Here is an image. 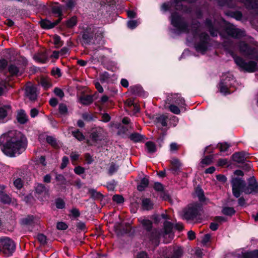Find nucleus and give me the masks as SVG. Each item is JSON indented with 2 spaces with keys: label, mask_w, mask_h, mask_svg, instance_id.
Here are the masks:
<instances>
[{
  "label": "nucleus",
  "mask_w": 258,
  "mask_h": 258,
  "mask_svg": "<svg viewBox=\"0 0 258 258\" xmlns=\"http://www.w3.org/2000/svg\"><path fill=\"white\" fill-rule=\"evenodd\" d=\"M0 145L3 152L9 156L19 155L27 145L25 137L19 131H10L0 137Z\"/></svg>",
  "instance_id": "1"
},
{
  "label": "nucleus",
  "mask_w": 258,
  "mask_h": 258,
  "mask_svg": "<svg viewBox=\"0 0 258 258\" xmlns=\"http://www.w3.org/2000/svg\"><path fill=\"white\" fill-rule=\"evenodd\" d=\"M232 194L238 198L242 192L245 194H255L258 192V184L256 179L250 177L248 180V185L246 186L245 181L240 178H234L231 180Z\"/></svg>",
  "instance_id": "2"
},
{
  "label": "nucleus",
  "mask_w": 258,
  "mask_h": 258,
  "mask_svg": "<svg viewBox=\"0 0 258 258\" xmlns=\"http://www.w3.org/2000/svg\"><path fill=\"white\" fill-rule=\"evenodd\" d=\"M140 223L146 232L143 236V241L146 245L149 244V246L155 247L159 244L160 231L157 229L152 230V222L148 219H139Z\"/></svg>",
  "instance_id": "3"
},
{
  "label": "nucleus",
  "mask_w": 258,
  "mask_h": 258,
  "mask_svg": "<svg viewBox=\"0 0 258 258\" xmlns=\"http://www.w3.org/2000/svg\"><path fill=\"white\" fill-rule=\"evenodd\" d=\"M171 24L178 31L188 33L190 31L188 23L183 17L177 12L174 11L171 13L169 17Z\"/></svg>",
  "instance_id": "4"
},
{
  "label": "nucleus",
  "mask_w": 258,
  "mask_h": 258,
  "mask_svg": "<svg viewBox=\"0 0 258 258\" xmlns=\"http://www.w3.org/2000/svg\"><path fill=\"white\" fill-rule=\"evenodd\" d=\"M198 40L195 43V48L197 51L205 54L210 46L211 38L206 32L200 33L197 37Z\"/></svg>",
  "instance_id": "5"
},
{
  "label": "nucleus",
  "mask_w": 258,
  "mask_h": 258,
  "mask_svg": "<svg viewBox=\"0 0 258 258\" xmlns=\"http://www.w3.org/2000/svg\"><path fill=\"white\" fill-rule=\"evenodd\" d=\"M233 80V76L230 73L225 74L222 76L219 83V90L224 95H229L232 92L230 88Z\"/></svg>",
  "instance_id": "6"
},
{
  "label": "nucleus",
  "mask_w": 258,
  "mask_h": 258,
  "mask_svg": "<svg viewBox=\"0 0 258 258\" xmlns=\"http://www.w3.org/2000/svg\"><path fill=\"white\" fill-rule=\"evenodd\" d=\"M15 248V244L11 239L7 237L0 238V252L5 256L12 255Z\"/></svg>",
  "instance_id": "7"
},
{
  "label": "nucleus",
  "mask_w": 258,
  "mask_h": 258,
  "mask_svg": "<svg viewBox=\"0 0 258 258\" xmlns=\"http://www.w3.org/2000/svg\"><path fill=\"white\" fill-rule=\"evenodd\" d=\"M234 62L242 71L248 73H253L257 70V64L255 61L250 60L246 62L245 60L240 56H235L234 58Z\"/></svg>",
  "instance_id": "8"
},
{
  "label": "nucleus",
  "mask_w": 258,
  "mask_h": 258,
  "mask_svg": "<svg viewBox=\"0 0 258 258\" xmlns=\"http://www.w3.org/2000/svg\"><path fill=\"white\" fill-rule=\"evenodd\" d=\"M97 30V27L93 25L88 26L83 28L82 32V41L83 43L89 45L93 40L94 33Z\"/></svg>",
  "instance_id": "9"
},
{
  "label": "nucleus",
  "mask_w": 258,
  "mask_h": 258,
  "mask_svg": "<svg viewBox=\"0 0 258 258\" xmlns=\"http://www.w3.org/2000/svg\"><path fill=\"white\" fill-rule=\"evenodd\" d=\"M199 212L197 206L188 207L183 210L182 218L187 221L193 220L198 215Z\"/></svg>",
  "instance_id": "10"
},
{
  "label": "nucleus",
  "mask_w": 258,
  "mask_h": 258,
  "mask_svg": "<svg viewBox=\"0 0 258 258\" xmlns=\"http://www.w3.org/2000/svg\"><path fill=\"white\" fill-rule=\"evenodd\" d=\"M178 98L179 99H177L175 101V104H170L166 101L164 105L165 108L169 109L171 112L175 114H179L180 113L179 107H183L184 103V100L182 98Z\"/></svg>",
  "instance_id": "11"
},
{
  "label": "nucleus",
  "mask_w": 258,
  "mask_h": 258,
  "mask_svg": "<svg viewBox=\"0 0 258 258\" xmlns=\"http://www.w3.org/2000/svg\"><path fill=\"white\" fill-rule=\"evenodd\" d=\"M240 52L244 55L250 56L251 58L256 52V49L252 47L244 41H241L239 44Z\"/></svg>",
  "instance_id": "12"
},
{
  "label": "nucleus",
  "mask_w": 258,
  "mask_h": 258,
  "mask_svg": "<svg viewBox=\"0 0 258 258\" xmlns=\"http://www.w3.org/2000/svg\"><path fill=\"white\" fill-rule=\"evenodd\" d=\"M225 32L228 36L234 38H241L245 35L244 31L232 27H227Z\"/></svg>",
  "instance_id": "13"
},
{
  "label": "nucleus",
  "mask_w": 258,
  "mask_h": 258,
  "mask_svg": "<svg viewBox=\"0 0 258 258\" xmlns=\"http://www.w3.org/2000/svg\"><path fill=\"white\" fill-rule=\"evenodd\" d=\"M204 25L209 31L212 37H214L217 36L219 32L218 28L215 26L214 22L211 18H206L204 21Z\"/></svg>",
  "instance_id": "14"
},
{
  "label": "nucleus",
  "mask_w": 258,
  "mask_h": 258,
  "mask_svg": "<svg viewBox=\"0 0 258 258\" xmlns=\"http://www.w3.org/2000/svg\"><path fill=\"white\" fill-rule=\"evenodd\" d=\"M104 130L100 127L92 128L90 135L91 140L94 142H97L103 139Z\"/></svg>",
  "instance_id": "15"
},
{
  "label": "nucleus",
  "mask_w": 258,
  "mask_h": 258,
  "mask_svg": "<svg viewBox=\"0 0 258 258\" xmlns=\"http://www.w3.org/2000/svg\"><path fill=\"white\" fill-rule=\"evenodd\" d=\"M130 91L133 95L138 96V97H146L149 95V93L144 91L140 85L130 86Z\"/></svg>",
  "instance_id": "16"
},
{
  "label": "nucleus",
  "mask_w": 258,
  "mask_h": 258,
  "mask_svg": "<svg viewBox=\"0 0 258 258\" xmlns=\"http://www.w3.org/2000/svg\"><path fill=\"white\" fill-rule=\"evenodd\" d=\"M62 18H58L53 22L47 19L41 20L39 23L41 27L44 29H50L57 25L61 21Z\"/></svg>",
  "instance_id": "17"
},
{
  "label": "nucleus",
  "mask_w": 258,
  "mask_h": 258,
  "mask_svg": "<svg viewBox=\"0 0 258 258\" xmlns=\"http://www.w3.org/2000/svg\"><path fill=\"white\" fill-rule=\"evenodd\" d=\"M173 227V224L171 222L165 221L164 223V230L163 231H159L160 233V237L161 236L165 237L168 235L169 237L172 238L173 235L172 233Z\"/></svg>",
  "instance_id": "18"
},
{
  "label": "nucleus",
  "mask_w": 258,
  "mask_h": 258,
  "mask_svg": "<svg viewBox=\"0 0 258 258\" xmlns=\"http://www.w3.org/2000/svg\"><path fill=\"white\" fill-rule=\"evenodd\" d=\"M37 87L36 85L29 82L28 83L25 89V93L26 97L33 96L37 97Z\"/></svg>",
  "instance_id": "19"
},
{
  "label": "nucleus",
  "mask_w": 258,
  "mask_h": 258,
  "mask_svg": "<svg viewBox=\"0 0 258 258\" xmlns=\"http://www.w3.org/2000/svg\"><path fill=\"white\" fill-rule=\"evenodd\" d=\"M12 112L11 106L9 104L0 106V120L4 122V119Z\"/></svg>",
  "instance_id": "20"
},
{
  "label": "nucleus",
  "mask_w": 258,
  "mask_h": 258,
  "mask_svg": "<svg viewBox=\"0 0 258 258\" xmlns=\"http://www.w3.org/2000/svg\"><path fill=\"white\" fill-rule=\"evenodd\" d=\"M17 120L20 124H25L28 121V116L23 109L18 110L17 112Z\"/></svg>",
  "instance_id": "21"
},
{
  "label": "nucleus",
  "mask_w": 258,
  "mask_h": 258,
  "mask_svg": "<svg viewBox=\"0 0 258 258\" xmlns=\"http://www.w3.org/2000/svg\"><path fill=\"white\" fill-rule=\"evenodd\" d=\"M35 191L38 195L45 196L48 195L49 187L42 183H38L35 187Z\"/></svg>",
  "instance_id": "22"
},
{
  "label": "nucleus",
  "mask_w": 258,
  "mask_h": 258,
  "mask_svg": "<svg viewBox=\"0 0 258 258\" xmlns=\"http://www.w3.org/2000/svg\"><path fill=\"white\" fill-rule=\"evenodd\" d=\"M200 23L198 21H192L191 24V32L195 39L199 36Z\"/></svg>",
  "instance_id": "23"
},
{
  "label": "nucleus",
  "mask_w": 258,
  "mask_h": 258,
  "mask_svg": "<svg viewBox=\"0 0 258 258\" xmlns=\"http://www.w3.org/2000/svg\"><path fill=\"white\" fill-rule=\"evenodd\" d=\"M154 203L149 198H143L142 200V207L144 210H151L154 208Z\"/></svg>",
  "instance_id": "24"
},
{
  "label": "nucleus",
  "mask_w": 258,
  "mask_h": 258,
  "mask_svg": "<svg viewBox=\"0 0 258 258\" xmlns=\"http://www.w3.org/2000/svg\"><path fill=\"white\" fill-rule=\"evenodd\" d=\"M172 167L171 170L174 174H176L179 171V169L181 166L180 161L177 158H173L171 161Z\"/></svg>",
  "instance_id": "25"
},
{
  "label": "nucleus",
  "mask_w": 258,
  "mask_h": 258,
  "mask_svg": "<svg viewBox=\"0 0 258 258\" xmlns=\"http://www.w3.org/2000/svg\"><path fill=\"white\" fill-rule=\"evenodd\" d=\"M247 155L245 152H241L235 153L232 155L233 160L238 163H242L246 159Z\"/></svg>",
  "instance_id": "26"
},
{
  "label": "nucleus",
  "mask_w": 258,
  "mask_h": 258,
  "mask_svg": "<svg viewBox=\"0 0 258 258\" xmlns=\"http://www.w3.org/2000/svg\"><path fill=\"white\" fill-rule=\"evenodd\" d=\"M39 84H40L45 90H47L51 87L52 85L48 78L45 77H42L40 79Z\"/></svg>",
  "instance_id": "27"
},
{
  "label": "nucleus",
  "mask_w": 258,
  "mask_h": 258,
  "mask_svg": "<svg viewBox=\"0 0 258 258\" xmlns=\"http://www.w3.org/2000/svg\"><path fill=\"white\" fill-rule=\"evenodd\" d=\"M145 146L149 153L153 154L157 151L156 146L153 142L148 141L146 142Z\"/></svg>",
  "instance_id": "28"
},
{
  "label": "nucleus",
  "mask_w": 258,
  "mask_h": 258,
  "mask_svg": "<svg viewBox=\"0 0 258 258\" xmlns=\"http://www.w3.org/2000/svg\"><path fill=\"white\" fill-rule=\"evenodd\" d=\"M22 223L24 225L33 226L35 223V218L33 216H28L22 220Z\"/></svg>",
  "instance_id": "29"
},
{
  "label": "nucleus",
  "mask_w": 258,
  "mask_h": 258,
  "mask_svg": "<svg viewBox=\"0 0 258 258\" xmlns=\"http://www.w3.org/2000/svg\"><path fill=\"white\" fill-rule=\"evenodd\" d=\"M0 201L5 204H9L11 202V198L4 191L0 190Z\"/></svg>",
  "instance_id": "30"
},
{
  "label": "nucleus",
  "mask_w": 258,
  "mask_h": 258,
  "mask_svg": "<svg viewBox=\"0 0 258 258\" xmlns=\"http://www.w3.org/2000/svg\"><path fill=\"white\" fill-rule=\"evenodd\" d=\"M78 22L77 18L74 16L66 21V26L68 28H72L77 25Z\"/></svg>",
  "instance_id": "31"
},
{
  "label": "nucleus",
  "mask_w": 258,
  "mask_h": 258,
  "mask_svg": "<svg viewBox=\"0 0 258 258\" xmlns=\"http://www.w3.org/2000/svg\"><path fill=\"white\" fill-rule=\"evenodd\" d=\"M168 118V115L167 114H164L157 117L156 120L157 122L161 123L163 126H166L167 125Z\"/></svg>",
  "instance_id": "32"
},
{
  "label": "nucleus",
  "mask_w": 258,
  "mask_h": 258,
  "mask_svg": "<svg viewBox=\"0 0 258 258\" xmlns=\"http://www.w3.org/2000/svg\"><path fill=\"white\" fill-rule=\"evenodd\" d=\"M52 13L55 15H57L58 18L62 19V11L60 6H53L51 7Z\"/></svg>",
  "instance_id": "33"
},
{
  "label": "nucleus",
  "mask_w": 258,
  "mask_h": 258,
  "mask_svg": "<svg viewBox=\"0 0 258 258\" xmlns=\"http://www.w3.org/2000/svg\"><path fill=\"white\" fill-rule=\"evenodd\" d=\"M9 72L13 76H19V68L16 65L11 64L8 68Z\"/></svg>",
  "instance_id": "34"
},
{
  "label": "nucleus",
  "mask_w": 258,
  "mask_h": 258,
  "mask_svg": "<svg viewBox=\"0 0 258 258\" xmlns=\"http://www.w3.org/2000/svg\"><path fill=\"white\" fill-rule=\"evenodd\" d=\"M149 184V180L147 178H143L140 183L138 185L137 189L139 191L144 190L146 187L148 186Z\"/></svg>",
  "instance_id": "35"
},
{
  "label": "nucleus",
  "mask_w": 258,
  "mask_h": 258,
  "mask_svg": "<svg viewBox=\"0 0 258 258\" xmlns=\"http://www.w3.org/2000/svg\"><path fill=\"white\" fill-rule=\"evenodd\" d=\"M88 192L91 195V198L95 199H100L102 198V195L97 192L96 189L94 188L89 189Z\"/></svg>",
  "instance_id": "36"
},
{
  "label": "nucleus",
  "mask_w": 258,
  "mask_h": 258,
  "mask_svg": "<svg viewBox=\"0 0 258 258\" xmlns=\"http://www.w3.org/2000/svg\"><path fill=\"white\" fill-rule=\"evenodd\" d=\"M246 7L249 10H253L258 8V3L254 0H248L246 3Z\"/></svg>",
  "instance_id": "37"
},
{
  "label": "nucleus",
  "mask_w": 258,
  "mask_h": 258,
  "mask_svg": "<svg viewBox=\"0 0 258 258\" xmlns=\"http://www.w3.org/2000/svg\"><path fill=\"white\" fill-rule=\"evenodd\" d=\"M144 137L142 136L139 133H133L131 134L130 136V138L131 140L135 142H139L142 141L144 139Z\"/></svg>",
  "instance_id": "38"
},
{
  "label": "nucleus",
  "mask_w": 258,
  "mask_h": 258,
  "mask_svg": "<svg viewBox=\"0 0 258 258\" xmlns=\"http://www.w3.org/2000/svg\"><path fill=\"white\" fill-rule=\"evenodd\" d=\"M46 141L49 144L55 148H57L59 147L56 140L52 136H47L46 137Z\"/></svg>",
  "instance_id": "39"
},
{
  "label": "nucleus",
  "mask_w": 258,
  "mask_h": 258,
  "mask_svg": "<svg viewBox=\"0 0 258 258\" xmlns=\"http://www.w3.org/2000/svg\"><path fill=\"white\" fill-rule=\"evenodd\" d=\"M222 213L225 215L232 216L235 213V211L232 207H225L222 209Z\"/></svg>",
  "instance_id": "40"
},
{
  "label": "nucleus",
  "mask_w": 258,
  "mask_h": 258,
  "mask_svg": "<svg viewBox=\"0 0 258 258\" xmlns=\"http://www.w3.org/2000/svg\"><path fill=\"white\" fill-rule=\"evenodd\" d=\"M34 58L38 62L44 63L47 61V57L44 54H37L34 55Z\"/></svg>",
  "instance_id": "41"
},
{
  "label": "nucleus",
  "mask_w": 258,
  "mask_h": 258,
  "mask_svg": "<svg viewBox=\"0 0 258 258\" xmlns=\"http://www.w3.org/2000/svg\"><path fill=\"white\" fill-rule=\"evenodd\" d=\"M53 41L56 48H59L63 44V42L61 40L60 37L56 34L53 37Z\"/></svg>",
  "instance_id": "42"
},
{
  "label": "nucleus",
  "mask_w": 258,
  "mask_h": 258,
  "mask_svg": "<svg viewBox=\"0 0 258 258\" xmlns=\"http://www.w3.org/2000/svg\"><path fill=\"white\" fill-rule=\"evenodd\" d=\"M93 101L92 98H79L78 102L83 105H88Z\"/></svg>",
  "instance_id": "43"
},
{
  "label": "nucleus",
  "mask_w": 258,
  "mask_h": 258,
  "mask_svg": "<svg viewBox=\"0 0 258 258\" xmlns=\"http://www.w3.org/2000/svg\"><path fill=\"white\" fill-rule=\"evenodd\" d=\"M229 15L232 17L235 18L237 20H240L242 19V14L239 11H235L233 12H230Z\"/></svg>",
  "instance_id": "44"
},
{
  "label": "nucleus",
  "mask_w": 258,
  "mask_h": 258,
  "mask_svg": "<svg viewBox=\"0 0 258 258\" xmlns=\"http://www.w3.org/2000/svg\"><path fill=\"white\" fill-rule=\"evenodd\" d=\"M72 134L79 141H83L85 139V137L83 134L78 130H76L73 131Z\"/></svg>",
  "instance_id": "45"
},
{
  "label": "nucleus",
  "mask_w": 258,
  "mask_h": 258,
  "mask_svg": "<svg viewBox=\"0 0 258 258\" xmlns=\"http://www.w3.org/2000/svg\"><path fill=\"white\" fill-rule=\"evenodd\" d=\"M183 254V249L181 247H177L174 249L173 254V258H179Z\"/></svg>",
  "instance_id": "46"
},
{
  "label": "nucleus",
  "mask_w": 258,
  "mask_h": 258,
  "mask_svg": "<svg viewBox=\"0 0 258 258\" xmlns=\"http://www.w3.org/2000/svg\"><path fill=\"white\" fill-rule=\"evenodd\" d=\"M196 193L199 198V201L201 202H203L205 200V196L203 190L201 188H197Z\"/></svg>",
  "instance_id": "47"
},
{
  "label": "nucleus",
  "mask_w": 258,
  "mask_h": 258,
  "mask_svg": "<svg viewBox=\"0 0 258 258\" xmlns=\"http://www.w3.org/2000/svg\"><path fill=\"white\" fill-rule=\"evenodd\" d=\"M136 103L134 98H128L124 101L125 107L132 108Z\"/></svg>",
  "instance_id": "48"
},
{
  "label": "nucleus",
  "mask_w": 258,
  "mask_h": 258,
  "mask_svg": "<svg viewBox=\"0 0 258 258\" xmlns=\"http://www.w3.org/2000/svg\"><path fill=\"white\" fill-rule=\"evenodd\" d=\"M180 146L176 143H171L170 145V151L171 152H176L180 148Z\"/></svg>",
  "instance_id": "49"
},
{
  "label": "nucleus",
  "mask_w": 258,
  "mask_h": 258,
  "mask_svg": "<svg viewBox=\"0 0 258 258\" xmlns=\"http://www.w3.org/2000/svg\"><path fill=\"white\" fill-rule=\"evenodd\" d=\"M59 112L61 114H67L68 113V108L67 106L64 104H60L59 105Z\"/></svg>",
  "instance_id": "50"
},
{
  "label": "nucleus",
  "mask_w": 258,
  "mask_h": 258,
  "mask_svg": "<svg viewBox=\"0 0 258 258\" xmlns=\"http://www.w3.org/2000/svg\"><path fill=\"white\" fill-rule=\"evenodd\" d=\"M71 216L73 218H76L79 217L80 215V213L78 209L76 208H73L70 211Z\"/></svg>",
  "instance_id": "51"
},
{
  "label": "nucleus",
  "mask_w": 258,
  "mask_h": 258,
  "mask_svg": "<svg viewBox=\"0 0 258 258\" xmlns=\"http://www.w3.org/2000/svg\"><path fill=\"white\" fill-rule=\"evenodd\" d=\"M217 146L219 148L221 152H224L228 149L230 146L227 143H224L218 144Z\"/></svg>",
  "instance_id": "52"
},
{
  "label": "nucleus",
  "mask_w": 258,
  "mask_h": 258,
  "mask_svg": "<svg viewBox=\"0 0 258 258\" xmlns=\"http://www.w3.org/2000/svg\"><path fill=\"white\" fill-rule=\"evenodd\" d=\"M118 166L113 163H112L109 167L108 172L110 174H112L118 170Z\"/></svg>",
  "instance_id": "53"
},
{
  "label": "nucleus",
  "mask_w": 258,
  "mask_h": 258,
  "mask_svg": "<svg viewBox=\"0 0 258 258\" xmlns=\"http://www.w3.org/2000/svg\"><path fill=\"white\" fill-rule=\"evenodd\" d=\"M113 201L116 202L117 203L120 204L124 202L123 198L120 195H115L113 197Z\"/></svg>",
  "instance_id": "54"
},
{
  "label": "nucleus",
  "mask_w": 258,
  "mask_h": 258,
  "mask_svg": "<svg viewBox=\"0 0 258 258\" xmlns=\"http://www.w3.org/2000/svg\"><path fill=\"white\" fill-rule=\"evenodd\" d=\"M53 93L57 97H64V93L63 91L58 87H55L54 89Z\"/></svg>",
  "instance_id": "55"
},
{
  "label": "nucleus",
  "mask_w": 258,
  "mask_h": 258,
  "mask_svg": "<svg viewBox=\"0 0 258 258\" xmlns=\"http://www.w3.org/2000/svg\"><path fill=\"white\" fill-rule=\"evenodd\" d=\"M212 160V157L211 156H206L202 160L201 163L203 165H209L211 163Z\"/></svg>",
  "instance_id": "56"
},
{
  "label": "nucleus",
  "mask_w": 258,
  "mask_h": 258,
  "mask_svg": "<svg viewBox=\"0 0 258 258\" xmlns=\"http://www.w3.org/2000/svg\"><path fill=\"white\" fill-rule=\"evenodd\" d=\"M56 180L59 182L61 184H64L66 183V179L61 174H57L55 177Z\"/></svg>",
  "instance_id": "57"
},
{
  "label": "nucleus",
  "mask_w": 258,
  "mask_h": 258,
  "mask_svg": "<svg viewBox=\"0 0 258 258\" xmlns=\"http://www.w3.org/2000/svg\"><path fill=\"white\" fill-rule=\"evenodd\" d=\"M138 26V23L136 20H130L127 23V26L131 29L136 28Z\"/></svg>",
  "instance_id": "58"
},
{
  "label": "nucleus",
  "mask_w": 258,
  "mask_h": 258,
  "mask_svg": "<svg viewBox=\"0 0 258 258\" xmlns=\"http://www.w3.org/2000/svg\"><path fill=\"white\" fill-rule=\"evenodd\" d=\"M51 74L53 76H57L58 77L61 76L60 70L58 68H53L51 70Z\"/></svg>",
  "instance_id": "59"
},
{
  "label": "nucleus",
  "mask_w": 258,
  "mask_h": 258,
  "mask_svg": "<svg viewBox=\"0 0 258 258\" xmlns=\"http://www.w3.org/2000/svg\"><path fill=\"white\" fill-rule=\"evenodd\" d=\"M37 239L42 244H45L46 243V237L42 234H38Z\"/></svg>",
  "instance_id": "60"
},
{
  "label": "nucleus",
  "mask_w": 258,
  "mask_h": 258,
  "mask_svg": "<svg viewBox=\"0 0 258 258\" xmlns=\"http://www.w3.org/2000/svg\"><path fill=\"white\" fill-rule=\"evenodd\" d=\"M256 251H250L246 252L243 254V258H254L256 255Z\"/></svg>",
  "instance_id": "61"
},
{
  "label": "nucleus",
  "mask_w": 258,
  "mask_h": 258,
  "mask_svg": "<svg viewBox=\"0 0 258 258\" xmlns=\"http://www.w3.org/2000/svg\"><path fill=\"white\" fill-rule=\"evenodd\" d=\"M7 88V82L3 81L0 83V96L4 94L5 90Z\"/></svg>",
  "instance_id": "62"
},
{
  "label": "nucleus",
  "mask_w": 258,
  "mask_h": 258,
  "mask_svg": "<svg viewBox=\"0 0 258 258\" xmlns=\"http://www.w3.org/2000/svg\"><path fill=\"white\" fill-rule=\"evenodd\" d=\"M56 227L59 230H66L68 228L67 225L62 222H58Z\"/></svg>",
  "instance_id": "63"
},
{
  "label": "nucleus",
  "mask_w": 258,
  "mask_h": 258,
  "mask_svg": "<svg viewBox=\"0 0 258 258\" xmlns=\"http://www.w3.org/2000/svg\"><path fill=\"white\" fill-rule=\"evenodd\" d=\"M14 184L18 189H20L23 185L22 181L20 178L16 179L14 181Z\"/></svg>",
  "instance_id": "64"
}]
</instances>
